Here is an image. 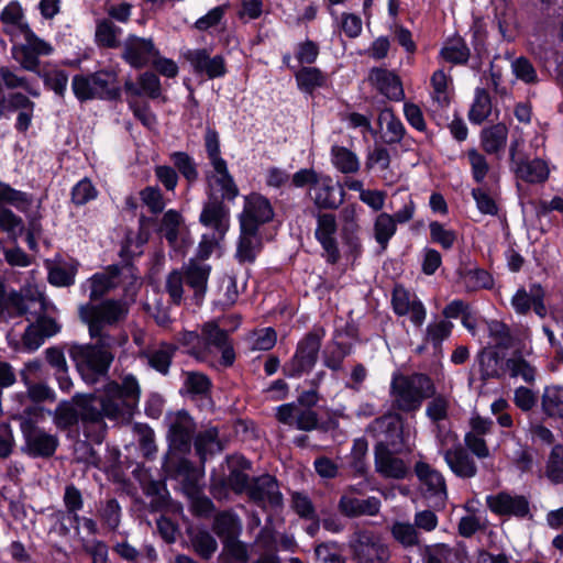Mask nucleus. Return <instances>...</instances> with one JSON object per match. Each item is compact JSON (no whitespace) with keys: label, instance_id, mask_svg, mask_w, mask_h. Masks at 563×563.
<instances>
[{"label":"nucleus","instance_id":"obj_15","mask_svg":"<svg viewBox=\"0 0 563 563\" xmlns=\"http://www.w3.org/2000/svg\"><path fill=\"white\" fill-rule=\"evenodd\" d=\"M169 420L167 442L168 448L177 450L180 453H190L196 431V422L190 413L180 409L175 413L167 415Z\"/></svg>","mask_w":563,"mask_h":563},{"label":"nucleus","instance_id":"obj_16","mask_svg":"<svg viewBox=\"0 0 563 563\" xmlns=\"http://www.w3.org/2000/svg\"><path fill=\"white\" fill-rule=\"evenodd\" d=\"M314 217L317 220L314 239L323 250L322 257L328 264L336 265L341 260V251L336 239V217L330 212H318Z\"/></svg>","mask_w":563,"mask_h":563},{"label":"nucleus","instance_id":"obj_31","mask_svg":"<svg viewBox=\"0 0 563 563\" xmlns=\"http://www.w3.org/2000/svg\"><path fill=\"white\" fill-rule=\"evenodd\" d=\"M439 57L452 65L465 66L471 58V49L465 38L455 33L444 41Z\"/></svg>","mask_w":563,"mask_h":563},{"label":"nucleus","instance_id":"obj_4","mask_svg":"<svg viewBox=\"0 0 563 563\" xmlns=\"http://www.w3.org/2000/svg\"><path fill=\"white\" fill-rule=\"evenodd\" d=\"M437 388L433 379L424 373L396 374L390 384L394 407L402 412H415L422 401L433 397Z\"/></svg>","mask_w":563,"mask_h":563},{"label":"nucleus","instance_id":"obj_8","mask_svg":"<svg viewBox=\"0 0 563 563\" xmlns=\"http://www.w3.org/2000/svg\"><path fill=\"white\" fill-rule=\"evenodd\" d=\"M349 551L355 563H388L391 558L389 545L383 537L368 529H360L350 537Z\"/></svg>","mask_w":563,"mask_h":563},{"label":"nucleus","instance_id":"obj_9","mask_svg":"<svg viewBox=\"0 0 563 563\" xmlns=\"http://www.w3.org/2000/svg\"><path fill=\"white\" fill-rule=\"evenodd\" d=\"M73 401L78 407L79 422L86 439L100 444L107 432V424L102 420L101 402L96 394H80L73 396Z\"/></svg>","mask_w":563,"mask_h":563},{"label":"nucleus","instance_id":"obj_52","mask_svg":"<svg viewBox=\"0 0 563 563\" xmlns=\"http://www.w3.org/2000/svg\"><path fill=\"white\" fill-rule=\"evenodd\" d=\"M77 264L55 265L48 269V283L56 287H69L75 284Z\"/></svg>","mask_w":563,"mask_h":563},{"label":"nucleus","instance_id":"obj_54","mask_svg":"<svg viewBox=\"0 0 563 563\" xmlns=\"http://www.w3.org/2000/svg\"><path fill=\"white\" fill-rule=\"evenodd\" d=\"M12 57L20 64L21 68L38 75L40 69V54L27 49L19 44H13L11 48Z\"/></svg>","mask_w":563,"mask_h":563},{"label":"nucleus","instance_id":"obj_12","mask_svg":"<svg viewBox=\"0 0 563 563\" xmlns=\"http://www.w3.org/2000/svg\"><path fill=\"white\" fill-rule=\"evenodd\" d=\"M207 197L208 199L203 203L199 216V222L203 227L212 229L222 239L229 230L230 220V208L224 201H234L238 196L227 198L223 189H221V196H218L209 185Z\"/></svg>","mask_w":563,"mask_h":563},{"label":"nucleus","instance_id":"obj_19","mask_svg":"<svg viewBox=\"0 0 563 563\" xmlns=\"http://www.w3.org/2000/svg\"><path fill=\"white\" fill-rule=\"evenodd\" d=\"M201 339L205 349L216 347L221 352L219 363L223 367H231L236 358L233 343L227 330L219 327L214 320L205 322L201 328Z\"/></svg>","mask_w":563,"mask_h":563},{"label":"nucleus","instance_id":"obj_23","mask_svg":"<svg viewBox=\"0 0 563 563\" xmlns=\"http://www.w3.org/2000/svg\"><path fill=\"white\" fill-rule=\"evenodd\" d=\"M393 311L398 317L410 312L411 322L420 327L426 320L427 311L422 301L418 298L411 300L410 292L402 286L396 285L391 292Z\"/></svg>","mask_w":563,"mask_h":563},{"label":"nucleus","instance_id":"obj_10","mask_svg":"<svg viewBox=\"0 0 563 563\" xmlns=\"http://www.w3.org/2000/svg\"><path fill=\"white\" fill-rule=\"evenodd\" d=\"M275 211L271 200L257 191L243 197V210L239 214L240 228L249 235H258L262 225L274 220Z\"/></svg>","mask_w":563,"mask_h":563},{"label":"nucleus","instance_id":"obj_32","mask_svg":"<svg viewBox=\"0 0 563 563\" xmlns=\"http://www.w3.org/2000/svg\"><path fill=\"white\" fill-rule=\"evenodd\" d=\"M53 422L57 429L74 433L75 438L79 437L80 422L78 407L74 405L73 399L62 400L53 412Z\"/></svg>","mask_w":563,"mask_h":563},{"label":"nucleus","instance_id":"obj_21","mask_svg":"<svg viewBox=\"0 0 563 563\" xmlns=\"http://www.w3.org/2000/svg\"><path fill=\"white\" fill-rule=\"evenodd\" d=\"M488 509L498 516H515L525 518L530 512L529 501L522 495L511 496L507 492L486 497Z\"/></svg>","mask_w":563,"mask_h":563},{"label":"nucleus","instance_id":"obj_26","mask_svg":"<svg viewBox=\"0 0 563 563\" xmlns=\"http://www.w3.org/2000/svg\"><path fill=\"white\" fill-rule=\"evenodd\" d=\"M413 472L430 496L441 498L448 497L445 478L441 472L432 468L430 464L423 461L416 462Z\"/></svg>","mask_w":563,"mask_h":563},{"label":"nucleus","instance_id":"obj_25","mask_svg":"<svg viewBox=\"0 0 563 563\" xmlns=\"http://www.w3.org/2000/svg\"><path fill=\"white\" fill-rule=\"evenodd\" d=\"M345 191L338 183H333L330 176H324L321 184L316 191L313 205L321 212V210H336L344 201Z\"/></svg>","mask_w":563,"mask_h":563},{"label":"nucleus","instance_id":"obj_42","mask_svg":"<svg viewBox=\"0 0 563 563\" xmlns=\"http://www.w3.org/2000/svg\"><path fill=\"white\" fill-rule=\"evenodd\" d=\"M368 451V443L364 437L357 438L353 441L351 449L349 466L354 472L355 477H365L368 472V464L366 462V454Z\"/></svg>","mask_w":563,"mask_h":563},{"label":"nucleus","instance_id":"obj_47","mask_svg":"<svg viewBox=\"0 0 563 563\" xmlns=\"http://www.w3.org/2000/svg\"><path fill=\"white\" fill-rule=\"evenodd\" d=\"M397 225L391 214L382 212L374 222V236L382 250H386L389 240L395 235Z\"/></svg>","mask_w":563,"mask_h":563},{"label":"nucleus","instance_id":"obj_46","mask_svg":"<svg viewBox=\"0 0 563 563\" xmlns=\"http://www.w3.org/2000/svg\"><path fill=\"white\" fill-rule=\"evenodd\" d=\"M170 161L173 162L177 174L179 173L188 184H195L199 178L197 164L195 159L183 151L173 152L170 154Z\"/></svg>","mask_w":563,"mask_h":563},{"label":"nucleus","instance_id":"obj_41","mask_svg":"<svg viewBox=\"0 0 563 563\" xmlns=\"http://www.w3.org/2000/svg\"><path fill=\"white\" fill-rule=\"evenodd\" d=\"M121 27L117 26L110 19H101L97 22L95 40L98 46L104 48H117L120 46L118 36Z\"/></svg>","mask_w":563,"mask_h":563},{"label":"nucleus","instance_id":"obj_58","mask_svg":"<svg viewBox=\"0 0 563 563\" xmlns=\"http://www.w3.org/2000/svg\"><path fill=\"white\" fill-rule=\"evenodd\" d=\"M360 225L358 223H343L340 235L343 244L347 247L349 255L354 258L362 254V243L358 238Z\"/></svg>","mask_w":563,"mask_h":563},{"label":"nucleus","instance_id":"obj_17","mask_svg":"<svg viewBox=\"0 0 563 563\" xmlns=\"http://www.w3.org/2000/svg\"><path fill=\"white\" fill-rule=\"evenodd\" d=\"M183 57L197 77L212 80L222 78L228 73L225 58L220 54L211 56L208 48H188Z\"/></svg>","mask_w":563,"mask_h":563},{"label":"nucleus","instance_id":"obj_5","mask_svg":"<svg viewBox=\"0 0 563 563\" xmlns=\"http://www.w3.org/2000/svg\"><path fill=\"white\" fill-rule=\"evenodd\" d=\"M129 310L122 300L106 299L100 303L87 302L79 307L80 320L87 324L89 338L115 336L107 327L115 325L124 320Z\"/></svg>","mask_w":563,"mask_h":563},{"label":"nucleus","instance_id":"obj_50","mask_svg":"<svg viewBox=\"0 0 563 563\" xmlns=\"http://www.w3.org/2000/svg\"><path fill=\"white\" fill-rule=\"evenodd\" d=\"M181 222L183 217L180 212L175 209H168L161 219L158 232L163 233L167 242L173 245L178 240Z\"/></svg>","mask_w":563,"mask_h":563},{"label":"nucleus","instance_id":"obj_60","mask_svg":"<svg viewBox=\"0 0 563 563\" xmlns=\"http://www.w3.org/2000/svg\"><path fill=\"white\" fill-rule=\"evenodd\" d=\"M98 190L87 177L80 179L73 188L70 192L71 202L77 206H84L89 201L96 199Z\"/></svg>","mask_w":563,"mask_h":563},{"label":"nucleus","instance_id":"obj_64","mask_svg":"<svg viewBox=\"0 0 563 563\" xmlns=\"http://www.w3.org/2000/svg\"><path fill=\"white\" fill-rule=\"evenodd\" d=\"M465 556V550H454L442 543L439 545V555L429 554L424 563H464Z\"/></svg>","mask_w":563,"mask_h":563},{"label":"nucleus","instance_id":"obj_29","mask_svg":"<svg viewBox=\"0 0 563 563\" xmlns=\"http://www.w3.org/2000/svg\"><path fill=\"white\" fill-rule=\"evenodd\" d=\"M477 362L484 384L489 379H500L507 371L504 355L494 349H482L477 354Z\"/></svg>","mask_w":563,"mask_h":563},{"label":"nucleus","instance_id":"obj_38","mask_svg":"<svg viewBox=\"0 0 563 563\" xmlns=\"http://www.w3.org/2000/svg\"><path fill=\"white\" fill-rule=\"evenodd\" d=\"M508 129L505 123L498 122L484 128L481 132V145L487 154H497L507 143Z\"/></svg>","mask_w":563,"mask_h":563},{"label":"nucleus","instance_id":"obj_24","mask_svg":"<svg viewBox=\"0 0 563 563\" xmlns=\"http://www.w3.org/2000/svg\"><path fill=\"white\" fill-rule=\"evenodd\" d=\"M369 81L378 92L391 101H401L405 98L400 77L394 71L383 67H373L368 75Z\"/></svg>","mask_w":563,"mask_h":563},{"label":"nucleus","instance_id":"obj_7","mask_svg":"<svg viewBox=\"0 0 563 563\" xmlns=\"http://www.w3.org/2000/svg\"><path fill=\"white\" fill-rule=\"evenodd\" d=\"M241 530V520L234 511L222 510L214 516L212 531L221 539L227 560H232L236 563H249L247 545L239 540Z\"/></svg>","mask_w":563,"mask_h":563},{"label":"nucleus","instance_id":"obj_11","mask_svg":"<svg viewBox=\"0 0 563 563\" xmlns=\"http://www.w3.org/2000/svg\"><path fill=\"white\" fill-rule=\"evenodd\" d=\"M205 150L214 172L218 174L216 184L224 190L227 198L239 196L240 190L228 168L227 161L221 156L219 133L214 128L207 126L203 135Z\"/></svg>","mask_w":563,"mask_h":563},{"label":"nucleus","instance_id":"obj_22","mask_svg":"<svg viewBox=\"0 0 563 563\" xmlns=\"http://www.w3.org/2000/svg\"><path fill=\"white\" fill-rule=\"evenodd\" d=\"M398 453L386 450L382 444H375L374 462L376 472L385 478L405 479L410 475V468Z\"/></svg>","mask_w":563,"mask_h":563},{"label":"nucleus","instance_id":"obj_37","mask_svg":"<svg viewBox=\"0 0 563 563\" xmlns=\"http://www.w3.org/2000/svg\"><path fill=\"white\" fill-rule=\"evenodd\" d=\"M294 76L297 88L307 95H312L327 85V75L319 67L301 66Z\"/></svg>","mask_w":563,"mask_h":563},{"label":"nucleus","instance_id":"obj_35","mask_svg":"<svg viewBox=\"0 0 563 563\" xmlns=\"http://www.w3.org/2000/svg\"><path fill=\"white\" fill-rule=\"evenodd\" d=\"M210 273V265H198L194 261H190L185 272V283L194 290L197 303L205 298Z\"/></svg>","mask_w":563,"mask_h":563},{"label":"nucleus","instance_id":"obj_20","mask_svg":"<svg viewBox=\"0 0 563 563\" xmlns=\"http://www.w3.org/2000/svg\"><path fill=\"white\" fill-rule=\"evenodd\" d=\"M382 430V439L376 444H382L386 450L402 453L406 448L404 434V419L399 413H388L376 419Z\"/></svg>","mask_w":563,"mask_h":563},{"label":"nucleus","instance_id":"obj_48","mask_svg":"<svg viewBox=\"0 0 563 563\" xmlns=\"http://www.w3.org/2000/svg\"><path fill=\"white\" fill-rule=\"evenodd\" d=\"M545 476L552 484H563V444H554L545 465Z\"/></svg>","mask_w":563,"mask_h":563},{"label":"nucleus","instance_id":"obj_56","mask_svg":"<svg viewBox=\"0 0 563 563\" xmlns=\"http://www.w3.org/2000/svg\"><path fill=\"white\" fill-rule=\"evenodd\" d=\"M140 199L152 214H159L165 209V200L158 186H146L139 192Z\"/></svg>","mask_w":563,"mask_h":563},{"label":"nucleus","instance_id":"obj_2","mask_svg":"<svg viewBox=\"0 0 563 563\" xmlns=\"http://www.w3.org/2000/svg\"><path fill=\"white\" fill-rule=\"evenodd\" d=\"M71 90L80 103L92 100L107 102H119L122 100L119 74L112 67L74 75L71 78Z\"/></svg>","mask_w":563,"mask_h":563},{"label":"nucleus","instance_id":"obj_55","mask_svg":"<svg viewBox=\"0 0 563 563\" xmlns=\"http://www.w3.org/2000/svg\"><path fill=\"white\" fill-rule=\"evenodd\" d=\"M57 525V532L60 537H68L70 529H74L78 534L80 530V523H82V517L78 515V511H64L57 510L54 514Z\"/></svg>","mask_w":563,"mask_h":563},{"label":"nucleus","instance_id":"obj_33","mask_svg":"<svg viewBox=\"0 0 563 563\" xmlns=\"http://www.w3.org/2000/svg\"><path fill=\"white\" fill-rule=\"evenodd\" d=\"M456 275L464 282L466 292H475L481 289L490 290L495 284L493 275L481 267H459Z\"/></svg>","mask_w":563,"mask_h":563},{"label":"nucleus","instance_id":"obj_61","mask_svg":"<svg viewBox=\"0 0 563 563\" xmlns=\"http://www.w3.org/2000/svg\"><path fill=\"white\" fill-rule=\"evenodd\" d=\"M100 519L109 531H115L119 528L121 506L115 498H110L106 501L104 507L100 511Z\"/></svg>","mask_w":563,"mask_h":563},{"label":"nucleus","instance_id":"obj_28","mask_svg":"<svg viewBox=\"0 0 563 563\" xmlns=\"http://www.w3.org/2000/svg\"><path fill=\"white\" fill-rule=\"evenodd\" d=\"M338 509L342 516L350 519L361 516H376L380 509V500L376 497L360 499L342 495L338 504Z\"/></svg>","mask_w":563,"mask_h":563},{"label":"nucleus","instance_id":"obj_30","mask_svg":"<svg viewBox=\"0 0 563 563\" xmlns=\"http://www.w3.org/2000/svg\"><path fill=\"white\" fill-rule=\"evenodd\" d=\"M219 434L220 430L217 426H209L194 437L195 451L202 464L208 455L221 453L224 450V443Z\"/></svg>","mask_w":563,"mask_h":563},{"label":"nucleus","instance_id":"obj_57","mask_svg":"<svg viewBox=\"0 0 563 563\" xmlns=\"http://www.w3.org/2000/svg\"><path fill=\"white\" fill-rule=\"evenodd\" d=\"M505 365L511 377L520 376L527 384L534 382L536 367L522 356L507 358Z\"/></svg>","mask_w":563,"mask_h":563},{"label":"nucleus","instance_id":"obj_3","mask_svg":"<svg viewBox=\"0 0 563 563\" xmlns=\"http://www.w3.org/2000/svg\"><path fill=\"white\" fill-rule=\"evenodd\" d=\"M229 486L236 494H247L251 501L265 509V503L274 508L284 506V497L279 490V483L276 476L268 473L250 477L239 468H231L228 475Z\"/></svg>","mask_w":563,"mask_h":563},{"label":"nucleus","instance_id":"obj_49","mask_svg":"<svg viewBox=\"0 0 563 563\" xmlns=\"http://www.w3.org/2000/svg\"><path fill=\"white\" fill-rule=\"evenodd\" d=\"M38 76L42 78L44 87L47 90L54 91V93L59 98L65 97L68 84V73L66 70H44L38 73Z\"/></svg>","mask_w":563,"mask_h":563},{"label":"nucleus","instance_id":"obj_27","mask_svg":"<svg viewBox=\"0 0 563 563\" xmlns=\"http://www.w3.org/2000/svg\"><path fill=\"white\" fill-rule=\"evenodd\" d=\"M444 461L452 473L459 478H472L477 474V465L473 456L464 448L456 446L444 452Z\"/></svg>","mask_w":563,"mask_h":563},{"label":"nucleus","instance_id":"obj_18","mask_svg":"<svg viewBox=\"0 0 563 563\" xmlns=\"http://www.w3.org/2000/svg\"><path fill=\"white\" fill-rule=\"evenodd\" d=\"M159 49L152 37H141L129 34L123 42L121 59L131 68L140 70L147 67L154 57H158Z\"/></svg>","mask_w":563,"mask_h":563},{"label":"nucleus","instance_id":"obj_39","mask_svg":"<svg viewBox=\"0 0 563 563\" xmlns=\"http://www.w3.org/2000/svg\"><path fill=\"white\" fill-rule=\"evenodd\" d=\"M541 407L547 417L563 419V386H545L541 398Z\"/></svg>","mask_w":563,"mask_h":563},{"label":"nucleus","instance_id":"obj_51","mask_svg":"<svg viewBox=\"0 0 563 563\" xmlns=\"http://www.w3.org/2000/svg\"><path fill=\"white\" fill-rule=\"evenodd\" d=\"M430 242L440 245L443 250H451L456 240L457 232L452 229H446L440 221L433 220L429 223Z\"/></svg>","mask_w":563,"mask_h":563},{"label":"nucleus","instance_id":"obj_1","mask_svg":"<svg viewBox=\"0 0 563 563\" xmlns=\"http://www.w3.org/2000/svg\"><path fill=\"white\" fill-rule=\"evenodd\" d=\"M88 343L71 342L68 355L82 378L89 385L107 376L115 358V349L125 347L129 334L118 331L115 336H95Z\"/></svg>","mask_w":563,"mask_h":563},{"label":"nucleus","instance_id":"obj_13","mask_svg":"<svg viewBox=\"0 0 563 563\" xmlns=\"http://www.w3.org/2000/svg\"><path fill=\"white\" fill-rule=\"evenodd\" d=\"M24 445L22 451L32 459H51L57 451V435L47 433L43 428L34 426L31 420L22 422Z\"/></svg>","mask_w":563,"mask_h":563},{"label":"nucleus","instance_id":"obj_14","mask_svg":"<svg viewBox=\"0 0 563 563\" xmlns=\"http://www.w3.org/2000/svg\"><path fill=\"white\" fill-rule=\"evenodd\" d=\"M187 454L168 448L163 457L162 471L166 478L181 479L186 493L198 492V473Z\"/></svg>","mask_w":563,"mask_h":563},{"label":"nucleus","instance_id":"obj_43","mask_svg":"<svg viewBox=\"0 0 563 563\" xmlns=\"http://www.w3.org/2000/svg\"><path fill=\"white\" fill-rule=\"evenodd\" d=\"M492 113L490 95L485 88H476L474 102L468 111L473 124H482Z\"/></svg>","mask_w":563,"mask_h":563},{"label":"nucleus","instance_id":"obj_45","mask_svg":"<svg viewBox=\"0 0 563 563\" xmlns=\"http://www.w3.org/2000/svg\"><path fill=\"white\" fill-rule=\"evenodd\" d=\"M332 163L335 168L343 174L356 173L360 168V162L355 153L351 150L334 145L331 150Z\"/></svg>","mask_w":563,"mask_h":563},{"label":"nucleus","instance_id":"obj_62","mask_svg":"<svg viewBox=\"0 0 563 563\" xmlns=\"http://www.w3.org/2000/svg\"><path fill=\"white\" fill-rule=\"evenodd\" d=\"M320 54L319 44L312 40L299 42L296 46L295 57L301 66H310L316 63Z\"/></svg>","mask_w":563,"mask_h":563},{"label":"nucleus","instance_id":"obj_53","mask_svg":"<svg viewBox=\"0 0 563 563\" xmlns=\"http://www.w3.org/2000/svg\"><path fill=\"white\" fill-rule=\"evenodd\" d=\"M196 553L203 560L212 558L218 550V542L207 530H199L191 539Z\"/></svg>","mask_w":563,"mask_h":563},{"label":"nucleus","instance_id":"obj_36","mask_svg":"<svg viewBox=\"0 0 563 563\" xmlns=\"http://www.w3.org/2000/svg\"><path fill=\"white\" fill-rule=\"evenodd\" d=\"M176 351L177 347L174 344L163 342L157 350L141 351L140 357L146 358L148 365L159 374L167 375Z\"/></svg>","mask_w":563,"mask_h":563},{"label":"nucleus","instance_id":"obj_63","mask_svg":"<svg viewBox=\"0 0 563 563\" xmlns=\"http://www.w3.org/2000/svg\"><path fill=\"white\" fill-rule=\"evenodd\" d=\"M0 230L21 235L25 231L23 220L8 207H0Z\"/></svg>","mask_w":563,"mask_h":563},{"label":"nucleus","instance_id":"obj_59","mask_svg":"<svg viewBox=\"0 0 563 563\" xmlns=\"http://www.w3.org/2000/svg\"><path fill=\"white\" fill-rule=\"evenodd\" d=\"M34 102L23 95L22 92H11L8 98L5 96L0 97V118L4 115L5 111H15L21 109L22 111L30 110L33 112Z\"/></svg>","mask_w":563,"mask_h":563},{"label":"nucleus","instance_id":"obj_34","mask_svg":"<svg viewBox=\"0 0 563 563\" xmlns=\"http://www.w3.org/2000/svg\"><path fill=\"white\" fill-rule=\"evenodd\" d=\"M516 177L528 184H543L549 178L548 164L541 158L520 161L515 169Z\"/></svg>","mask_w":563,"mask_h":563},{"label":"nucleus","instance_id":"obj_44","mask_svg":"<svg viewBox=\"0 0 563 563\" xmlns=\"http://www.w3.org/2000/svg\"><path fill=\"white\" fill-rule=\"evenodd\" d=\"M101 402L102 420L108 418L112 421L130 420L135 413V409L128 402L115 401L114 399L99 398Z\"/></svg>","mask_w":563,"mask_h":563},{"label":"nucleus","instance_id":"obj_40","mask_svg":"<svg viewBox=\"0 0 563 563\" xmlns=\"http://www.w3.org/2000/svg\"><path fill=\"white\" fill-rule=\"evenodd\" d=\"M184 388L191 399L210 398L212 382L203 373L188 372L184 380Z\"/></svg>","mask_w":563,"mask_h":563},{"label":"nucleus","instance_id":"obj_6","mask_svg":"<svg viewBox=\"0 0 563 563\" xmlns=\"http://www.w3.org/2000/svg\"><path fill=\"white\" fill-rule=\"evenodd\" d=\"M325 331L323 328L307 332L297 343L292 356L282 365L287 378H300L316 366Z\"/></svg>","mask_w":563,"mask_h":563}]
</instances>
